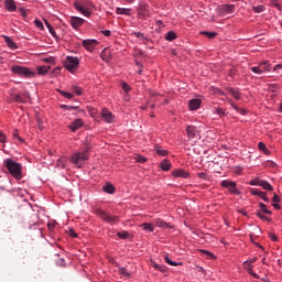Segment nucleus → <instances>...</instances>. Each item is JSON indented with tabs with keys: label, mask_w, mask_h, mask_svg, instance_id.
<instances>
[{
	"label": "nucleus",
	"mask_w": 282,
	"mask_h": 282,
	"mask_svg": "<svg viewBox=\"0 0 282 282\" xmlns=\"http://www.w3.org/2000/svg\"><path fill=\"white\" fill-rule=\"evenodd\" d=\"M135 160H137V162H140V164H144V162H147V158H144L142 155H137Z\"/></svg>",
	"instance_id": "nucleus-48"
},
{
	"label": "nucleus",
	"mask_w": 282,
	"mask_h": 282,
	"mask_svg": "<svg viewBox=\"0 0 282 282\" xmlns=\"http://www.w3.org/2000/svg\"><path fill=\"white\" fill-rule=\"evenodd\" d=\"M243 267L246 268V270H247V272H248L249 274H252V264H250V262L246 261V262L243 263Z\"/></svg>",
	"instance_id": "nucleus-45"
},
{
	"label": "nucleus",
	"mask_w": 282,
	"mask_h": 282,
	"mask_svg": "<svg viewBox=\"0 0 282 282\" xmlns=\"http://www.w3.org/2000/svg\"><path fill=\"white\" fill-rule=\"evenodd\" d=\"M220 186H223V188H227L229 191V193H232L234 195H241V192H239V189H237L236 182L225 180L220 183Z\"/></svg>",
	"instance_id": "nucleus-6"
},
{
	"label": "nucleus",
	"mask_w": 282,
	"mask_h": 282,
	"mask_svg": "<svg viewBox=\"0 0 282 282\" xmlns=\"http://www.w3.org/2000/svg\"><path fill=\"white\" fill-rule=\"evenodd\" d=\"M119 272L122 274V276H131V273L127 268H119Z\"/></svg>",
	"instance_id": "nucleus-43"
},
{
	"label": "nucleus",
	"mask_w": 282,
	"mask_h": 282,
	"mask_svg": "<svg viewBox=\"0 0 282 282\" xmlns=\"http://www.w3.org/2000/svg\"><path fill=\"white\" fill-rule=\"evenodd\" d=\"M85 124V122H83V119H75L70 124H69V129L73 132L78 131V129L83 128Z\"/></svg>",
	"instance_id": "nucleus-13"
},
{
	"label": "nucleus",
	"mask_w": 282,
	"mask_h": 282,
	"mask_svg": "<svg viewBox=\"0 0 282 282\" xmlns=\"http://www.w3.org/2000/svg\"><path fill=\"white\" fill-rule=\"evenodd\" d=\"M250 193L251 195H256L257 197H260L261 199H263V202H267L269 204L270 198H268V194H265V192H261L257 188H252Z\"/></svg>",
	"instance_id": "nucleus-15"
},
{
	"label": "nucleus",
	"mask_w": 282,
	"mask_h": 282,
	"mask_svg": "<svg viewBox=\"0 0 282 282\" xmlns=\"http://www.w3.org/2000/svg\"><path fill=\"white\" fill-rule=\"evenodd\" d=\"M257 216H258L260 219H263L264 221H268V217L263 215V212H262V210H258V212H257Z\"/></svg>",
	"instance_id": "nucleus-47"
},
{
	"label": "nucleus",
	"mask_w": 282,
	"mask_h": 282,
	"mask_svg": "<svg viewBox=\"0 0 282 282\" xmlns=\"http://www.w3.org/2000/svg\"><path fill=\"white\" fill-rule=\"evenodd\" d=\"M6 166L9 171V173L15 178V180H21V177H23V175L21 174L22 172V166L21 163H17L14 160L12 159H7L6 161Z\"/></svg>",
	"instance_id": "nucleus-2"
},
{
	"label": "nucleus",
	"mask_w": 282,
	"mask_h": 282,
	"mask_svg": "<svg viewBox=\"0 0 282 282\" xmlns=\"http://www.w3.org/2000/svg\"><path fill=\"white\" fill-rule=\"evenodd\" d=\"M98 217L106 221V224H118L119 219L117 216H110L109 214L105 213L104 210H97Z\"/></svg>",
	"instance_id": "nucleus-7"
},
{
	"label": "nucleus",
	"mask_w": 282,
	"mask_h": 282,
	"mask_svg": "<svg viewBox=\"0 0 282 282\" xmlns=\"http://www.w3.org/2000/svg\"><path fill=\"white\" fill-rule=\"evenodd\" d=\"M258 148L260 151L263 152L264 155H270V150H268V148L265 147V143L259 142Z\"/></svg>",
	"instance_id": "nucleus-28"
},
{
	"label": "nucleus",
	"mask_w": 282,
	"mask_h": 282,
	"mask_svg": "<svg viewBox=\"0 0 282 282\" xmlns=\"http://www.w3.org/2000/svg\"><path fill=\"white\" fill-rule=\"evenodd\" d=\"M116 13L117 14H124L126 17H131V9L117 8Z\"/></svg>",
	"instance_id": "nucleus-25"
},
{
	"label": "nucleus",
	"mask_w": 282,
	"mask_h": 282,
	"mask_svg": "<svg viewBox=\"0 0 282 282\" xmlns=\"http://www.w3.org/2000/svg\"><path fill=\"white\" fill-rule=\"evenodd\" d=\"M154 224L158 228H171V226L169 225V223L162 220V219H155Z\"/></svg>",
	"instance_id": "nucleus-23"
},
{
	"label": "nucleus",
	"mask_w": 282,
	"mask_h": 282,
	"mask_svg": "<svg viewBox=\"0 0 282 282\" xmlns=\"http://www.w3.org/2000/svg\"><path fill=\"white\" fill-rule=\"evenodd\" d=\"M46 28H47L50 34H52V36H54L56 39V31L54 30V26H52V24H50V22H46Z\"/></svg>",
	"instance_id": "nucleus-38"
},
{
	"label": "nucleus",
	"mask_w": 282,
	"mask_h": 282,
	"mask_svg": "<svg viewBox=\"0 0 282 282\" xmlns=\"http://www.w3.org/2000/svg\"><path fill=\"white\" fill-rule=\"evenodd\" d=\"M8 47H10V50H17V43H14V41H12V39H10V36L4 35L3 36Z\"/></svg>",
	"instance_id": "nucleus-21"
},
{
	"label": "nucleus",
	"mask_w": 282,
	"mask_h": 282,
	"mask_svg": "<svg viewBox=\"0 0 282 282\" xmlns=\"http://www.w3.org/2000/svg\"><path fill=\"white\" fill-rule=\"evenodd\" d=\"M13 138L19 140V142H23V139L21 137H19V130L18 129L13 130Z\"/></svg>",
	"instance_id": "nucleus-46"
},
{
	"label": "nucleus",
	"mask_w": 282,
	"mask_h": 282,
	"mask_svg": "<svg viewBox=\"0 0 282 282\" xmlns=\"http://www.w3.org/2000/svg\"><path fill=\"white\" fill-rule=\"evenodd\" d=\"M4 7L8 12H14L17 10V3L14 2V0H6Z\"/></svg>",
	"instance_id": "nucleus-17"
},
{
	"label": "nucleus",
	"mask_w": 282,
	"mask_h": 282,
	"mask_svg": "<svg viewBox=\"0 0 282 282\" xmlns=\"http://www.w3.org/2000/svg\"><path fill=\"white\" fill-rule=\"evenodd\" d=\"M50 69H52V66H39L37 74H40V76H45L50 73Z\"/></svg>",
	"instance_id": "nucleus-19"
},
{
	"label": "nucleus",
	"mask_w": 282,
	"mask_h": 282,
	"mask_svg": "<svg viewBox=\"0 0 282 282\" xmlns=\"http://www.w3.org/2000/svg\"><path fill=\"white\" fill-rule=\"evenodd\" d=\"M200 34H204V36H207V39H215V36H217V33H216V32H206V31H203V32H200Z\"/></svg>",
	"instance_id": "nucleus-40"
},
{
	"label": "nucleus",
	"mask_w": 282,
	"mask_h": 282,
	"mask_svg": "<svg viewBox=\"0 0 282 282\" xmlns=\"http://www.w3.org/2000/svg\"><path fill=\"white\" fill-rule=\"evenodd\" d=\"M259 206H260V208H261L260 210L262 213H264L265 215H272V210L268 209V206L265 204L260 203Z\"/></svg>",
	"instance_id": "nucleus-33"
},
{
	"label": "nucleus",
	"mask_w": 282,
	"mask_h": 282,
	"mask_svg": "<svg viewBox=\"0 0 282 282\" xmlns=\"http://www.w3.org/2000/svg\"><path fill=\"white\" fill-rule=\"evenodd\" d=\"M122 89H123V91H126V94H129V91H131V87L127 83L122 84Z\"/></svg>",
	"instance_id": "nucleus-49"
},
{
	"label": "nucleus",
	"mask_w": 282,
	"mask_h": 282,
	"mask_svg": "<svg viewBox=\"0 0 282 282\" xmlns=\"http://www.w3.org/2000/svg\"><path fill=\"white\" fill-rule=\"evenodd\" d=\"M11 100H13V102H25V99L23 98V96L19 95V94H11Z\"/></svg>",
	"instance_id": "nucleus-22"
},
{
	"label": "nucleus",
	"mask_w": 282,
	"mask_h": 282,
	"mask_svg": "<svg viewBox=\"0 0 282 282\" xmlns=\"http://www.w3.org/2000/svg\"><path fill=\"white\" fill-rule=\"evenodd\" d=\"M155 153H158V155H161V158H165V155H169V151L162 150L161 148H155Z\"/></svg>",
	"instance_id": "nucleus-37"
},
{
	"label": "nucleus",
	"mask_w": 282,
	"mask_h": 282,
	"mask_svg": "<svg viewBox=\"0 0 282 282\" xmlns=\"http://www.w3.org/2000/svg\"><path fill=\"white\" fill-rule=\"evenodd\" d=\"M161 169L162 171H171V162L164 160L161 162Z\"/></svg>",
	"instance_id": "nucleus-32"
},
{
	"label": "nucleus",
	"mask_w": 282,
	"mask_h": 282,
	"mask_svg": "<svg viewBox=\"0 0 282 282\" xmlns=\"http://www.w3.org/2000/svg\"><path fill=\"white\" fill-rule=\"evenodd\" d=\"M216 113H218V116H225L224 109H221V108H218V109L216 110Z\"/></svg>",
	"instance_id": "nucleus-59"
},
{
	"label": "nucleus",
	"mask_w": 282,
	"mask_h": 282,
	"mask_svg": "<svg viewBox=\"0 0 282 282\" xmlns=\"http://www.w3.org/2000/svg\"><path fill=\"white\" fill-rule=\"evenodd\" d=\"M102 191H104L105 193H108L109 195H113V193H116V187H113L112 184L107 183V184L102 187Z\"/></svg>",
	"instance_id": "nucleus-20"
},
{
	"label": "nucleus",
	"mask_w": 282,
	"mask_h": 282,
	"mask_svg": "<svg viewBox=\"0 0 282 282\" xmlns=\"http://www.w3.org/2000/svg\"><path fill=\"white\" fill-rule=\"evenodd\" d=\"M282 70V64H278L273 67V72Z\"/></svg>",
	"instance_id": "nucleus-55"
},
{
	"label": "nucleus",
	"mask_w": 282,
	"mask_h": 282,
	"mask_svg": "<svg viewBox=\"0 0 282 282\" xmlns=\"http://www.w3.org/2000/svg\"><path fill=\"white\" fill-rule=\"evenodd\" d=\"M228 93L235 98V100L241 99V93L239 90H235L234 88H229Z\"/></svg>",
	"instance_id": "nucleus-26"
},
{
	"label": "nucleus",
	"mask_w": 282,
	"mask_h": 282,
	"mask_svg": "<svg viewBox=\"0 0 282 282\" xmlns=\"http://www.w3.org/2000/svg\"><path fill=\"white\" fill-rule=\"evenodd\" d=\"M72 91L76 94V96H83V88H80L79 86H73Z\"/></svg>",
	"instance_id": "nucleus-36"
},
{
	"label": "nucleus",
	"mask_w": 282,
	"mask_h": 282,
	"mask_svg": "<svg viewBox=\"0 0 282 282\" xmlns=\"http://www.w3.org/2000/svg\"><path fill=\"white\" fill-rule=\"evenodd\" d=\"M257 261V258H251L248 263H250V265H252V263H254Z\"/></svg>",
	"instance_id": "nucleus-63"
},
{
	"label": "nucleus",
	"mask_w": 282,
	"mask_h": 282,
	"mask_svg": "<svg viewBox=\"0 0 282 282\" xmlns=\"http://www.w3.org/2000/svg\"><path fill=\"white\" fill-rule=\"evenodd\" d=\"M172 175H173L174 177H183V180H188V177L191 176V175L188 174V172H186V170H184V169L174 170L173 173H172Z\"/></svg>",
	"instance_id": "nucleus-14"
},
{
	"label": "nucleus",
	"mask_w": 282,
	"mask_h": 282,
	"mask_svg": "<svg viewBox=\"0 0 282 282\" xmlns=\"http://www.w3.org/2000/svg\"><path fill=\"white\" fill-rule=\"evenodd\" d=\"M188 107H189L191 111H197V109L199 107H202V100H199V99H191L189 104H188Z\"/></svg>",
	"instance_id": "nucleus-16"
},
{
	"label": "nucleus",
	"mask_w": 282,
	"mask_h": 282,
	"mask_svg": "<svg viewBox=\"0 0 282 282\" xmlns=\"http://www.w3.org/2000/svg\"><path fill=\"white\" fill-rule=\"evenodd\" d=\"M78 65H80V59L74 56H67L64 62V66L68 69V72H74V69H76Z\"/></svg>",
	"instance_id": "nucleus-5"
},
{
	"label": "nucleus",
	"mask_w": 282,
	"mask_h": 282,
	"mask_svg": "<svg viewBox=\"0 0 282 282\" xmlns=\"http://www.w3.org/2000/svg\"><path fill=\"white\" fill-rule=\"evenodd\" d=\"M101 118L108 124H111V122H113V113H111V111H109L108 109H102L101 110Z\"/></svg>",
	"instance_id": "nucleus-12"
},
{
	"label": "nucleus",
	"mask_w": 282,
	"mask_h": 282,
	"mask_svg": "<svg viewBox=\"0 0 282 282\" xmlns=\"http://www.w3.org/2000/svg\"><path fill=\"white\" fill-rule=\"evenodd\" d=\"M58 94H61V96H63L64 98H67L68 100H72V98H74V94L67 93L65 90H58Z\"/></svg>",
	"instance_id": "nucleus-34"
},
{
	"label": "nucleus",
	"mask_w": 282,
	"mask_h": 282,
	"mask_svg": "<svg viewBox=\"0 0 282 282\" xmlns=\"http://www.w3.org/2000/svg\"><path fill=\"white\" fill-rule=\"evenodd\" d=\"M98 45V41L96 40H84L83 41V47L87 50L88 52H94V47Z\"/></svg>",
	"instance_id": "nucleus-11"
},
{
	"label": "nucleus",
	"mask_w": 282,
	"mask_h": 282,
	"mask_svg": "<svg viewBox=\"0 0 282 282\" xmlns=\"http://www.w3.org/2000/svg\"><path fill=\"white\" fill-rule=\"evenodd\" d=\"M271 6H274V8H278L279 10H281V4H279L276 0H271Z\"/></svg>",
	"instance_id": "nucleus-51"
},
{
	"label": "nucleus",
	"mask_w": 282,
	"mask_h": 282,
	"mask_svg": "<svg viewBox=\"0 0 282 282\" xmlns=\"http://www.w3.org/2000/svg\"><path fill=\"white\" fill-rule=\"evenodd\" d=\"M7 140L6 133H3V131H0V143L4 144Z\"/></svg>",
	"instance_id": "nucleus-50"
},
{
	"label": "nucleus",
	"mask_w": 282,
	"mask_h": 282,
	"mask_svg": "<svg viewBox=\"0 0 282 282\" xmlns=\"http://www.w3.org/2000/svg\"><path fill=\"white\" fill-rule=\"evenodd\" d=\"M62 109H66V111H76L78 109L77 106H67V105H62Z\"/></svg>",
	"instance_id": "nucleus-42"
},
{
	"label": "nucleus",
	"mask_w": 282,
	"mask_h": 282,
	"mask_svg": "<svg viewBox=\"0 0 282 282\" xmlns=\"http://www.w3.org/2000/svg\"><path fill=\"white\" fill-rule=\"evenodd\" d=\"M271 241H279V238L274 234H269Z\"/></svg>",
	"instance_id": "nucleus-53"
},
{
	"label": "nucleus",
	"mask_w": 282,
	"mask_h": 282,
	"mask_svg": "<svg viewBox=\"0 0 282 282\" xmlns=\"http://www.w3.org/2000/svg\"><path fill=\"white\" fill-rule=\"evenodd\" d=\"M140 228H143V230H148L149 232H153V224L143 223L140 225Z\"/></svg>",
	"instance_id": "nucleus-30"
},
{
	"label": "nucleus",
	"mask_w": 282,
	"mask_h": 282,
	"mask_svg": "<svg viewBox=\"0 0 282 282\" xmlns=\"http://www.w3.org/2000/svg\"><path fill=\"white\" fill-rule=\"evenodd\" d=\"M281 202V197L278 194L273 195L272 198V206L273 208H275L276 210H281V205H279Z\"/></svg>",
	"instance_id": "nucleus-18"
},
{
	"label": "nucleus",
	"mask_w": 282,
	"mask_h": 282,
	"mask_svg": "<svg viewBox=\"0 0 282 282\" xmlns=\"http://www.w3.org/2000/svg\"><path fill=\"white\" fill-rule=\"evenodd\" d=\"M57 166H62V169H65V162L62 159L57 160Z\"/></svg>",
	"instance_id": "nucleus-54"
},
{
	"label": "nucleus",
	"mask_w": 282,
	"mask_h": 282,
	"mask_svg": "<svg viewBox=\"0 0 282 282\" xmlns=\"http://www.w3.org/2000/svg\"><path fill=\"white\" fill-rule=\"evenodd\" d=\"M117 236L119 239H129V231H119Z\"/></svg>",
	"instance_id": "nucleus-41"
},
{
	"label": "nucleus",
	"mask_w": 282,
	"mask_h": 282,
	"mask_svg": "<svg viewBox=\"0 0 282 282\" xmlns=\"http://www.w3.org/2000/svg\"><path fill=\"white\" fill-rule=\"evenodd\" d=\"M104 36H111V31L109 30H105V31H101Z\"/></svg>",
	"instance_id": "nucleus-58"
},
{
	"label": "nucleus",
	"mask_w": 282,
	"mask_h": 282,
	"mask_svg": "<svg viewBox=\"0 0 282 282\" xmlns=\"http://www.w3.org/2000/svg\"><path fill=\"white\" fill-rule=\"evenodd\" d=\"M89 160V147H86L83 151L75 152L72 158V164H75L78 169H80L83 162H87Z\"/></svg>",
	"instance_id": "nucleus-1"
},
{
	"label": "nucleus",
	"mask_w": 282,
	"mask_h": 282,
	"mask_svg": "<svg viewBox=\"0 0 282 282\" xmlns=\"http://www.w3.org/2000/svg\"><path fill=\"white\" fill-rule=\"evenodd\" d=\"M69 236L73 237L74 239H76V237H78V234L74 232L73 229L69 230Z\"/></svg>",
	"instance_id": "nucleus-57"
},
{
	"label": "nucleus",
	"mask_w": 282,
	"mask_h": 282,
	"mask_svg": "<svg viewBox=\"0 0 282 282\" xmlns=\"http://www.w3.org/2000/svg\"><path fill=\"white\" fill-rule=\"evenodd\" d=\"M250 186H261V180L253 178L249 182Z\"/></svg>",
	"instance_id": "nucleus-44"
},
{
	"label": "nucleus",
	"mask_w": 282,
	"mask_h": 282,
	"mask_svg": "<svg viewBox=\"0 0 282 282\" xmlns=\"http://www.w3.org/2000/svg\"><path fill=\"white\" fill-rule=\"evenodd\" d=\"M220 10L223 12H226L227 14H231V12H235V6H232V4H225V6L220 7Z\"/></svg>",
	"instance_id": "nucleus-24"
},
{
	"label": "nucleus",
	"mask_w": 282,
	"mask_h": 282,
	"mask_svg": "<svg viewBox=\"0 0 282 282\" xmlns=\"http://www.w3.org/2000/svg\"><path fill=\"white\" fill-rule=\"evenodd\" d=\"M152 265L155 270H159V272H166L167 271V268L166 265L164 264H159V263H155V262H152Z\"/></svg>",
	"instance_id": "nucleus-27"
},
{
	"label": "nucleus",
	"mask_w": 282,
	"mask_h": 282,
	"mask_svg": "<svg viewBox=\"0 0 282 282\" xmlns=\"http://www.w3.org/2000/svg\"><path fill=\"white\" fill-rule=\"evenodd\" d=\"M164 261L169 265H174V267L182 265V262H175V261L171 260V258H169V256H164Z\"/></svg>",
	"instance_id": "nucleus-29"
},
{
	"label": "nucleus",
	"mask_w": 282,
	"mask_h": 282,
	"mask_svg": "<svg viewBox=\"0 0 282 282\" xmlns=\"http://www.w3.org/2000/svg\"><path fill=\"white\" fill-rule=\"evenodd\" d=\"M35 25H36V28H39L40 30H43V22H41V20H35Z\"/></svg>",
	"instance_id": "nucleus-52"
},
{
	"label": "nucleus",
	"mask_w": 282,
	"mask_h": 282,
	"mask_svg": "<svg viewBox=\"0 0 282 282\" xmlns=\"http://www.w3.org/2000/svg\"><path fill=\"white\" fill-rule=\"evenodd\" d=\"M186 133L188 140H197V138H199V132L197 131V128L194 126H188L186 128Z\"/></svg>",
	"instance_id": "nucleus-9"
},
{
	"label": "nucleus",
	"mask_w": 282,
	"mask_h": 282,
	"mask_svg": "<svg viewBox=\"0 0 282 282\" xmlns=\"http://www.w3.org/2000/svg\"><path fill=\"white\" fill-rule=\"evenodd\" d=\"M91 1L89 0H75L74 1V8L77 10V12H80V14H84V17H91Z\"/></svg>",
	"instance_id": "nucleus-3"
},
{
	"label": "nucleus",
	"mask_w": 282,
	"mask_h": 282,
	"mask_svg": "<svg viewBox=\"0 0 282 282\" xmlns=\"http://www.w3.org/2000/svg\"><path fill=\"white\" fill-rule=\"evenodd\" d=\"M134 36H137V39H144V33L137 32L134 33Z\"/></svg>",
	"instance_id": "nucleus-56"
},
{
	"label": "nucleus",
	"mask_w": 282,
	"mask_h": 282,
	"mask_svg": "<svg viewBox=\"0 0 282 282\" xmlns=\"http://www.w3.org/2000/svg\"><path fill=\"white\" fill-rule=\"evenodd\" d=\"M253 12H256L257 14H261V12H265V7L264 6L253 7Z\"/></svg>",
	"instance_id": "nucleus-39"
},
{
	"label": "nucleus",
	"mask_w": 282,
	"mask_h": 282,
	"mask_svg": "<svg viewBox=\"0 0 282 282\" xmlns=\"http://www.w3.org/2000/svg\"><path fill=\"white\" fill-rule=\"evenodd\" d=\"M253 74H264V72H270V64L268 62H262L258 66L251 67Z\"/></svg>",
	"instance_id": "nucleus-8"
},
{
	"label": "nucleus",
	"mask_w": 282,
	"mask_h": 282,
	"mask_svg": "<svg viewBox=\"0 0 282 282\" xmlns=\"http://www.w3.org/2000/svg\"><path fill=\"white\" fill-rule=\"evenodd\" d=\"M198 177H200V178L206 177V173H199V174H198Z\"/></svg>",
	"instance_id": "nucleus-64"
},
{
	"label": "nucleus",
	"mask_w": 282,
	"mask_h": 282,
	"mask_svg": "<svg viewBox=\"0 0 282 282\" xmlns=\"http://www.w3.org/2000/svg\"><path fill=\"white\" fill-rule=\"evenodd\" d=\"M69 23L74 30H78V28L85 23V19L79 17H70Z\"/></svg>",
	"instance_id": "nucleus-10"
},
{
	"label": "nucleus",
	"mask_w": 282,
	"mask_h": 282,
	"mask_svg": "<svg viewBox=\"0 0 282 282\" xmlns=\"http://www.w3.org/2000/svg\"><path fill=\"white\" fill-rule=\"evenodd\" d=\"M251 274V276H253V279H259V274L254 273V271H252V273H249Z\"/></svg>",
	"instance_id": "nucleus-62"
},
{
	"label": "nucleus",
	"mask_w": 282,
	"mask_h": 282,
	"mask_svg": "<svg viewBox=\"0 0 282 282\" xmlns=\"http://www.w3.org/2000/svg\"><path fill=\"white\" fill-rule=\"evenodd\" d=\"M207 257H212V259H215V256L210 253V251H203Z\"/></svg>",
	"instance_id": "nucleus-61"
},
{
	"label": "nucleus",
	"mask_w": 282,
	"mask_h": 282,
	"mask_svg": "<svg viewBox=\"0 0 282 282\" xmlns=\"http://www.w3.org/2000/svg\"><path fill=\"white\" fill-rule=\"evenodd\" d=\"M139 10H140L141 12H144V10H147V4H140Z\"/></svg>",
	"instance_id": "nucleus-60"
},
{
	"label": "nucleus",
	"mask_w": 282,
	"mask_h": 282,
	"mask_svg": "<svg viewBox=\"0 0 282 282\" xmlns=\"http://www.w3.org/2000/svg\"><path fill=\"white\" fill-rule=\"evenodd\" d=\"M13 74H18V76H25L26 78H34L36 73L32 72L30 68L24 66H13L12 67Z\"/></svg>",
	"instance_id": "nucleus-4"
},
{
	"label": "nucleus",
	"mask_w": 282,
	"mask_h": 282,
	"mask_svg": "<svg viewBox=\"0 0 282 282\" xmlns=\"http://www.w3.org/2000/svg\"><path fill=\"white\" fill-rule=\"evenodd\" d=\"M165 39H166V41H175V39H177V35L175 34V32L170 31V32H167Z\"/></svg>",
	"instance_id": "nucleus-35"
},
{
	"label": "nucleus",
	"mask_w": 282,
	"mask_h": 282,
	"mask_svg": "<svg viewBox=\"0 0 282 282\" xmlns=\"http://www.w3.org/2000/svg\"><path fill=\"white\" fill-rule=\"evenodd\" d=\"M260 186L264 188V191H273V187L271 184L268 183V181H261Z\"/></svg>",
	"instance_id": "nucleus-31"
}]
</instances>
